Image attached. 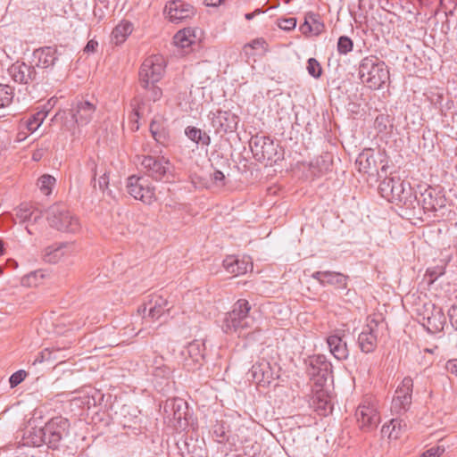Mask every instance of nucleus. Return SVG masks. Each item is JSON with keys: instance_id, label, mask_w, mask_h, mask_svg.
Here are the masks:
<instances>
[{"instance_id": "obj_1", "label": "nucleus", "mask_w": 457, "mask_h": 457, "mask_svg": "<svg viewBox=\"0 0 457 457\" xmlns=\"http://www.w3.org/2000/svg\"><path fill=\"white\" fill-rule=\"evenodd\" d=\"M251 305L245 299L236 302L231 312L226 314L223 322V330L229 334L235 333L238 337H245L252 330L258 328L255 319L250 315Z\"/></svg>"}, {"instance_id": "obj_2", "label": "nucleus", "mask_w": 457, "mask_h": 457, "mask_svg": "<svg viewBox=\"0 0 457 457\" xmlns=\"http://www.w3.org/2000/svg\"><path fill=\"white\" fill-rule=\"evenodd\" d=\"M358 75L363 85L374 90L382 88L390 78L388 67L376 55H369L361 60Z\"/></svg>"}, {"instance_id": "obj_3", "label": "nucleus", "mask_w": 457, "mask_h": 457, "mask_svg": "<svg viewBox=\"0 0 457 457\" xmlns=\"http://www.w3.org/2000/svg\"><path fill=\"white\" fill-rule=\"evenodd\" d=\"M204 344L199 340H194L181 347L175 354L178 363L187 370H197L204 357Z\"/></svg>"}, {"instance_id": "obj_4", "label": "nucleus", "mask_w": 457, "mask_h": 457, "mask_svg": "<svg viewBox=\"0 0 457 457\" xmlns=\"http://www.w3.org/2000/svg\"><path fill=\"white\" fill-rule=\"evenodd\" d=\"M170 308L171 305L167 294L160 291L147 295L143 304L138 308V312L142 313L144 318H148L154 321L168 312Z\"/></svg>"}, {"instance_id": "obj_5", "label": "nucleus", "mask_w": 457, "mask_h": 457, "mask_svg": "<svg viewBox=\"0 0 457 457\" xmlns=\"http://www.w3.org/2000/svg\"><path fill=\"white\" fill-rule=\"evenodd\" d=\"M355 417L359 428L365 432L376 429L380 423L377 404L370 397H366L361 401L356 409Z\"/></svg>"}, {"instance_id": "obj_6", "label": "nucleus", "mask_w": 457, "mask_h": 457, "mask_svg": "<svg viewBox=\"0 0 457 457\" xmlns=\"http://www.w3.org/2000/svg\"><path fill=\"white\" fill-rule=\"evenodd\" d=\"M251 151L259 162H276L280 160L281 154L278 151V145L266 136H255L250 140Z\"/></svg>"}, {"instance_id": "obj_7", "label": "nucleus", "mask_w": 457, "mask_h": 457, "mask_svg": "<svg viewBox=\"0 0 457 457\" xmlns=\"http://www.w3.org/2000/svg\"><path fill=\"white\" fill-rule=\"evenodd\" d=\"M164 60L161 55L147 57L139 70V83L142 87L159 82L164 74Z\"/></svg>"}, {"instance_id": "obj_8", "label": "nucleus", "mask_w": 457, "mask_h": 457, "mask_svg": "<svg viewBox=\"0 0 457 457\" xmlns=\"http://www.w3.org/2000/svg\"><path fill=\"white\" fill-rule=\"evenodd\" d=\"M128 193L144 204H151L156 200L155 187L144 176L132 175L127 181Z\"/></svg>"}, {"instance_id": "obj_9", "label": "nucleus", "mask_w": 457, "mask_h": 457, "mask_svg": "<svg viewBox=\"0 0 457 457\" xmlns=\"http://www.w3.org/2000/svg\"><path fill=\"white\" fill-rule=\"evenodd\" d=\"M46 220L53 228H69L79 225V219L62 203L54 204L48 208Z\"/></svg>"}, {"instance_id": "obj_10", "label": "nucleus", "mask_w": 457, "mask_h": 457, "mask_svg": "<svg viewBox=\"0 0 457 457\" xmlns=\"http://www.w3.org/2000/svg\"><path fill=\"white\" fill-rule=\"evenodd\" d=\"M138 162L147 177L156 181L167 179L170 164L163 156L143 155L138 157Z\"/></svg>"}, {"instance_id": "obj_11", "label": "nucleus", "mask_w": 457, "mask_h": 457, "mask_svg": "<svg viewBox=\"0 0 457 457\" xmlns=\"http://www.w3.org/2000/svg\"><path fill=\"white\" fill-rule=\"evenodd\" d=\"M46 445L49 448L56 449L70 428L69 420L63 417H54L45 425Z\"/></svg>"}, {"instance_id": "obj_12", "label": "nucleus", "mask_w": 457, "mask_h": 457, "mask_svg": "<svg viewBox=\"0 0 457 457\" xmlns=\"http://www.w3.org/2000/svg\"><path fill=\"white\" fill-rule=\"evenodd\" d=\"M209 117L217 134L234 132L239 122V117L229 110H217L214 112H210Z\"/></svg>"}, {"instance_id": "obj_13", "label": "nucleus", "mask_w": 457, "mask_h": 457, "mask_svg": "<svg viewBox=\"0 0 457 457\" xmlns=\"http://www.w3.org/2000/svg\"><path fill=\"white\" fill-rule=\"evenodd\" d=\"M186 410V403L179 398L169 399L163 406L165 419L176 428H183L187 425Z\"/></svg>"}, {"instance_id": "obj_14", "label": "nucleus", "mask_w": 457, "mask_h": 457, "mask_svg": "<svg viewBox=\"0 0 457 457\" xmlns=\"http://www.w3.org/2000/svg\"><path fill=\"white\" fill-rule=\"evenodd\" d=\"M418 203L425 212H436L445 206L446 198L442 188L428 186L420 192Z\"/></svg>"}, {"instance_id": "obj_15", "label": "nucleus", "mask_w": 457, "mask_h": 457, "mask_svg": "<svg viewBox=\"0 0 457 457\" xmlns=\"http://www.w3.org/2000/svg\"><path fill=\"white\" fill-rule=\"evenodd\" d=\"M413 381L411 378L405 377L397 386L392 400L391 409L395 412L406 411L411 404Z\"/></svg>"}, {"instance_id": "obj_16", "label": "nucleus", "mask_w": 457, "mask_h": 457, "mask_svg": "<svg viewBox=\"0 0 457 457\" xmlns=\"http://www.w3.org/2000/svg\"><path fill=\"white\" fill-rule=\"evenodd\" d=\"M8 74L16 83L29 85L37 81L38 74L34 65L17 61L8 68Z\"/></svg>"}, {"instance_id": "obj_17", "label": "nucleus", "mask_w": 457, "mask_h": 457, "mask_svg": "<svg viewBox=\"0 0 457 457\" xmlns=\"http://www.w3.org/2000/svg\"><path fill=\"white\" fill-rule=\"evenodd\" d=\"M379 324L375 320H370L359 335L358 344L361 352L372 353L378 341Z\"/></svg>"}, {"instance_id": "obj_18", "label": "nucleus", "mask_w": 457, "mask_h": 457, "mask_svg": "<svg viewBox=\"0 0 457 457\" xmlns=\"http://www.w3.org/2000/svg\"><path fill=\"white\" fill-rule=\"evenodd\" d=\"M405 183L399 178H386L378 185V193L388 202L396 204V198L403 193Z\"/></svg>"}, {"instance_id": "obj_19", "label": "nucleus", "mask_w": 457, "mask_h": 457, "mask_svg": "<svg viewBox=\"0 0 457 457\" xmlns=\"http://www.w3.org/2000/svg\"><path fill=\"white\" fill-rule=\"evenodd\" d=\"M222 266L233 277L244 275L253 270V262L249 256L240 258L237 255H228L223 260Z\"/></svg>"}, {"instance_id": "obj_20", "label": "nucleus", "mask_w": 457, "mask_h": 457, "mask_svg": "<svg viewBox=\"0 0 457 457\" xmlns=\"http://www.w3.org/2000/svg\"><path fill=\"white\" fill-rule=\"evenodd\" d=\"M74 253L73 245L69 243L54 244L44 250L43 259L46 262L55 264Z\"/></svg>"}, {"instance_id": "obj_21", "label": "nucleus", "mask_w": 457, "mask_h": 457, "mask_svg": "<svg viewBox=\"0 0 457 457\" xmlns=\"http://www.w3.org/2000/svg\"><path fill=\"white\" fill-rule=\"evenodd\" d=\"M96 112V105L87 100L77 101L71 110V117L79 126L88 124Z\"/></svg>"}, {"instance_id": "obj_22", "label": "nucleus", "mask_w": 457, "mask_h": 457, "mask_svg": "<svg viewBox=\"0 0 457 457\" xmlns=\"http://www.w3.org/2000/svg\"><path fill=\"white\" fill-rule=\"evenodd\" d=\"M445 324V316L441 308L431 306V310H427V314L423 316V326L428 332L436 334L444 329Z\"/></svg>"}, {"instance_id": "obj_23", "label": "nucleus", "mask_w": 457, "mask_h": 457, "mask_svg": "<svg viewBox=\"0 0 457 457\" xmlns=\"http://www.w3.org/2000/svg\"><path fill=\"white\" fill-rule=\"evenodd\" d=\"M343 332L337 330L327 338L330 353L338 361H345L349 356V350L347 348L346 342L343 339Z\"/></svg>"}, {"instance_id": "obj_24", "label": "nucleus", "mask_w": 457, "mask_h": 457, "mask_svg": "<svg viewBox=\"0 0 457 457\" xmlns=\"http://www.w3.org/2000/svg\"><path fill=\"white\" fill-rule=\"evenodd\" d=\"M166 9L171 21H179L195 14L194 6L180 0L168 3Z\"/></svg>"}, {"instance_id": "obj_25", "label": "nucleus", "mask_w": 457, "mask_h": 457, "mask_svg": "<svg viewBox=\"0 0 457 457\" xmlns=\"http://www.w3.org/2000/svg\"><path fill=\"white\" fill-rule=\"evenodd\" d=\"M312 278L316 279L320 285H331L337 288H345L348 277L335 271H316L312 273Z\"/></svg>"}, {"instance_id": "obj_26", "label": "nucleus", "mask_w": 457, "mask_h": 457, "mask_svg": "<svg viewBox=\"0 0 457 457\" xmlns=\"http://www.w3.org/2000/svg\"><path fill=\"white\" fill-rule=\"evenodd\" d=\"M36 66L42 69H48L55 64L58 60L57 49L54 46H44L33 52Z\"/></svg>"}, {"instance_id": "obj_27", "label": "nucleus", "mask_w": 457, "mask_h": 457, "mask_svg": "<svg viewBox=\"0 0 457 457\" xmlns=\"http://www.w3.org/2000/svg\"><path fill=\"white\" fill-rule=\"evenodd\" d=\"M41 219L40 212L32 208V206L24 204L16 211L14 223L21 226L24 225L25 228L37 223Z\"/></svg>"}, {"instance_id": "obj_28", "label": "nucleus", "mask_w": 457, "mask_h": 457, "mask_svg": "<svg viewBox=\"0 0 457 457\" xmlns=\"http://www.w3.org/2000/svg\"><path fill=\"white\" fill-rule=\"evenodd\" d=\"M249 441V429L247 427L240 425L229 431L228 443L230 445V451L239 450Z\"/></svg>"}, {"instance_id": "obj_29", "label": "nucleus", "mask_w": 457, "mask_h": 457, "mask_svg": "<svg viewBox=\"0 0 457 457\" xmlns=\"http://www.w3.org/2000/svg\"><path fill=\"white\" fill-rule=\"evenodd\" d=\"M395 204L406 210H414L419 206L418 197L409 182L406 181L403 193L396 198Z\"/></svg>"}, {"instance_id": "obj_30", "label": "nucleus", "mask_w": 457, "mask_h": 457, "mask_svg": "<svg viewBox=\"0 0 457 457\" xmlns=\"http://www.w3.org/2000/svg\"><path fill=\"white\" fill-rule=\"evenodd\" d=\"M251 374L257 384L270 383L272 378L270 363L266 361L258 362L253 365Z\"/></svg>"}, {"instance_id": "obj_31", "label": "nucleus", "mask_w": 457, "mask_h": 457, "mask_svg": "<svg viewBox=\"0 0 457 457\" xmlns=\"http://www.w3.org/2000/svg\"><path fill=\"white\" fill-rule=\"evenodd\" d=\"M150 132L154 140L165 145L169 140V132L163 124V120L161 117L154 118L150 124Z\"/></svg>"}, {"instance_id": "obj_32", "label": "nucleus", "mask_w": 457, "mask_h": 457, "mask_svg": "<svg viewBox=\"0 0 457 457\" xmlns=\"http://www.w3.org/2000/svg\"><path fill=\"white\" fill-rule=\"evenodd\" d=\"M133 26L129 21H124L118 24L112 32V41L115 45L122 44L127 37L131 34Z\"/></svg>"}, {"instance_id": "obj_33", "label": "nucleus", "mask_w": 457, "mask_h": 457, "mask_svg": "<svg viewBox=\"0 0 457 457\" xmlns=\"http://www.w3.org/2000/svg\"><path fill=\"white\" fill-rule=\"evenodd\" d=\"M375 162L371 151L364 150L358 155L355 165L360 172L369 173L375 168Z\"/></svg>"}, {"instance_id": "obj_34", "label": "nucleus", "mask_w": 457, "mask_h": 457, "mask_svg": "<svg viewBox=\"0 0 457 457\" xmlns=\"http://www.w3.org/2000/svg\"><path fill=\"white\" fill-rule=\"evenodd\" d=\"M195 39V36L193 34V30L189 28L183 29L178 31L173 37V43L176 46L180 48L189 47Z\"/></svg>"}, {"instance_id": "obj_35", "label": "nucleus", "mask_w": 457, "mask_h": 457, "mask_svg": "<svg viewBox=\"0 0 457 457\" xmlns=\"http://www.w3.org/2000/svg\"><path fill=\"white\" fill-rule=\"evenodd\" d=\"M185 134L191 141L196 144L205 146H208L211 144L210 136L198 128L188 126L185 129Z\"/></svg>"}, {"instance_id": "obj_36", "label": "nucleus", "mask_w": 457, "mask_h": 457, "mask_svg": "<svg viewBox=\"0 0 457 457\" xmlns=\"http://www.w3.org/2000/svg\"><path fill=\"white\" fill-rule=\"evenodd\" d=\"M312 403L315 409L320 411L321 415H326L332 408L328 399V395L322 390L314 395Z\"/></svg>"}, {"instance_id": "obj_37", "label": "nucleus", "mask_w": 457, "mask_h": 457, "mask_svg": "<svg viewBox=\"0 0 457 457\" xmlns=\"http://www.w3.org/2000/svg\"><path fill=\"white\" fill-rule=\"evenodd\" d=\"M92 172H93V180L96 181V176L99 175L98 179V187L99 189L103 192L108 188L109 185V174L105 168L98 167L94 162H92Z\"/></svg>"}, {"instance_id": "obj_38", "label": "nucleus", "mask_w": 457, "mask_h": 457, "mask_svg": "<svg viewBox=\"0 0 457 457\" xmlns=\"http://www.w3.org/2000/svg\"><path fill=\"white\" fill-rule=\"evenodd\" d=\"M26 440V444L32 446L37 447L43 444L46 445L45 428H32V430L29 431Z\"/></svg>"}, {"instance_id": "obj_39", "label": "nucleus", "mask_w": 457, "mask_h": 457, "mask_svg": "<svg viewBox=\"0 0 457 457\" xmlns=\"http://www.w3.org/2000/svg\"><path fill=\"white\" fill-rule=\"evenodd\" d=\"M14 97V90L13 87L0 83V108H4L9 106Z\"/></svg>"}, {"instance_id": "obj_40", "label": "nucleus", "mask_w": 457, "mask_h": 457, "mask_svg": "<svg viewBox=\"0 0 457 457\" xmlns=\"http://www.w3.org/2000/svg\"><path fill=\"white\" fill-rule=\"evenodd\" d=\"M401 420L393 419L389 425H384L381 433L389 439H397L400 436Z\"/></svg>"}, {"instance_id": "obj_41", "label": "nucleus", "mask_w": 457, "mask_h": 457, "mask_svg": "<svg viewBox=\"0 0 457 457\" xmlns=\"http://www.w3.org/2000/svg\"><path fill=\"white\" fill-rule=\"evenodd\" d=\"M56 180L55 179L48 174L41 176L37 180V187H39L42 194L45 195H49L52 193V188L54 187Z\"/></svg>"}, {"instance_id": "obj_42", "label": "nucleus", "mask_w": 457, "mask_h": 457, "mask_svg": "<svg viewBox=\"0 0 457 457\" xmlns=\"http://www.w3.org/2000/svg\"><path fill=\"white\" fill-rule=\"evenodd\" d=\"M162 357H156L154 361L152 373L155 377L165 378L170 374V369L165 366L163 363Z\"/></svg>"}, {"instance_id": "obj_43", "label": "nucleus", "mask_w": 457, "mask_h": 457, "mask_svg": "<svg viewBox=\"0 0 457 457\" xmlns=\"http://www.w3.org/2000/svg\"><path fill=\"white\" fill-rule=\"evenodd\" d=\"M353 42L347 36H341L337 40V50L339 54L345 55L353 51Z\"/></svg>"}, {"instance_id": "obj_44", "label": "nucleus", "mask_w": 457, "mask_h": 457, "mask_svg": "<svg viewBox=\"0 0 457 457\" xmlns=\"http://www.w3.org/2000/svg\"><path fill=\"white\" fill-rule=\"evenodd\" d=\"M46 114L43 112H37L36 114L29 117L25 123V127L30 133L36 131L38 127L42 124Z\"/></svg>"}, {"instance_id": "obj_45", "label": "nucleus", "mask_w": 457, "mask_h": 457, "mask_svg": "<svg viewBox=\"0 0 457 457\" xmlns=\"http://www.w3.org/2000/svg\"><path fill=\"white\" fill-rule=\"evenodd\" d=\"M306 18L312 29V34L317 36L324 30L325 26L318 14L307 13Z\"/></svg>"}, {"instance_id": "obj_46", "label": "nucleus", "mask_w": 457, "mask_h": 457, "mask_svg": "<svg viewBox=\"0 0 457 457\" xmlns=\"http://www.w3.org/2000/svg\"><path fill=\"white\" fill-rule=\"evenodd\" d=\"M307 71L314 79H320L322 75V67L315 58H310L307 61Z\"/></svg>"}, {"instance_id": "obj_47", "label": "nucleus", "mask_w": 457, "mask_h": 457, "mask_svg": "<svg viewBox=\"0 0 457 457\" xmlns=\"http://www.w3.org/2000/svg\"><path fill=\"white\" fill-rule=\"evenodd\" d=\"M213 436L215 441L223 444L228 442V435H227L226 428L223 423L217 422L213 427Z\"/></svg>"}, {"instance_id": "obj_48", "label": "nucleus", "mask_w": 457, "mask_h": 457, "mask_svg": "<svg viewBox=\"0 0 457 457\" xmlns=\"http://www.w3.org/2000/svg\"><path fill=\"white\" fill-rule=\"evenodd\" d=\"M427 97L430 104L442 112L444 94L439 90H431L428 93Z\"/></svg>"}, {"instance_id": "obj_49", "label": "nucleus", "mask_w": 457, "mask_h": 457, "mask_svg": "<svg viewBox=\"0 0 457 457\" xmlns=\"http://www.w3.org/2000/svg\"><path fill=\"white\" fill-rule=\"evenodd\" d=\"M146 90L145 97L153 102H156L162 96V91L161 87L156 86V83L149 85V87H143Z\"/></svg>"}, {"instance_id": "obj_50", "label": "nucleus", "mask_w": 457, "mask_h": 457, "mask_svg": "<svg viewBox=\"0 0 457 457\" xmlns=\"http://www.w3.org/2000/svg\"><path fill=\"white\" fill-rule=\"evenodd\" d=\"M322 163H324L323 161L317 159L308 164V171L310 172L312 179L320 178L324 174V169L321 167Z\"/></svg>"}, {"instance_id": "obj_51", "label": "nucleus", "mask_w": 457, "mask_h": 457, "mask_svg": "<svg viewBox=\"0 0 457 457\" xmlns=\"http://www.w3.org/2000/svg\"><path fill=\"white\" fill-rule=\"evenodd\" d=\"M445 272V267L444 265L437 264L436 267L429 268L427 270V276L430 278V282L433 283L440 276Z\"/></svg>"}, {"instance_id": "obj_52", "label": "nucleus", "mask_w": 457, "mask_h": 457, "mask_svg": "<svg viewBox=\"0 0 457 457\" xmlns=\"http://www.w3.org/2000/svg\"><path fill=\"white\" fill-rule=\"evenodd\" d=\"M278 26L283 30L290 31L295 28L296 19L294 17L279 19Z\"/></svg>"}, {"instance_id": "obj_53", "label": "nucleus", "mask_w": 457, "mask_h": 457, "mask_svg": "<svg viewBox=\"0 0 457 457\" xmlns=\"http://www.w3.org/2000/svg\"><path fill=\"white\" fill-rule=\"evenodd\" d=\"M247 47H250L254 50L261 48L264 52H266L268 50V44L264 38L258 37V38L252 40L250 43L246 44L245 46V49H246Z\"/></svg>"}, {"instance_id": "obj_54", "label": "nucleus", "mask_w": 457, "mask_h": 457, "mask_svg": "<svg viewBox=\"0 0 457 457\" xmlns=\"http://www.w3.org/2000/svg\"><path fill=\"white\" fill-rule=\"evenodd\" d=\"M27 377V373L24 370H19L14 372L9 378L11 387H15L21 384Z\"/></svg>"}, {"instance_id": "obj_55", "label": "nucleus", "mask_w": 457, "mask_h": 457, "mask_svg": "<svg viewBox=\"0 0 457 457\" xmlns=\"http://www.w3.org/2000/svg\"><path fill=\"white\" fill-rule=\"evenodd\" d=\"M450 322L457 329V303H453L448 311Z\"/></svg>"}, {"instance_id": "obj_56", "label": "nucleus", "mask_w": 457, "mask_h": 457, "mask_svg": "<svg viewBox=\"0 0 457 457\" xmlns=\"http://www.w3.org/2000/svg\"><path fill=\"white\" fill-rule=\"evenodd\" d=\"M452 258L453 256L450 249H445L440 253L439 264L446 267V265L451 262Z\"/></svg>"}, {"instance_id": "obj_57", "label": "nucleus", "mask_w": 457, "mask_h": 457, "mask_svg": "<svg viewBox=\"0 0 457 457\" xmlns=\"http://www.w3.org/2000/svg\"><path fill=\"white\" fill-rule=\"evenodd\" d=\"M446 370L451 374L457 376V359H451L446 362Z\"/></svg>"}, {"instance_id": "obj_58", "label": "nucleus", "mask_w": 457, "mask_h": 457, "mask_svg": "<svg viewBox=\"0 0 457 457\" xmlns=\"http://www.w3.org/2000/svg\"><path fill=\"white\" fill-rule=\"evenodd\" d=\"M97 47H98V42L95 39H91L87 43V45L84 48V52L87 53V54L95 53L96 51Z\"/></svg>"}, {"instance_id": "obj_59", "label": "nucleus", "mask_w": 457, "mask_h": 457, "mask_svg": "<svg viewBox=\"0 0 457 457\" xmlns=\"http://www.w3.org/2000/svg\"><path fill=\"white\" fill-rule=\"evenodd\" d=\"M386 120V117L384 115L378 116L375 120V124L379 131L386 129V125L384 123Z\"/></svg>"}, {"instance_id": "obj_60", "label": "nucleus", "mask_w": 457, "mask_h": 457, "mask_svg": "<svg viewBox=\"0 0 457 457\" xmlns=\"http://www.w3.org/2000/svg\"><path fill=\"white\" fill-rule=\"evenodd\" d=\"M425 453H426V454H428L431 457H439L444 453V449L441 447H438V446L432 447Z\"/></svg>"}, {"instance_id": "obj_61", "label": "nucleus", "mask_w": 457, "mask_h": 457, "mask_svg": "<svg viewBox=\"0 0 457 457\" xmlns=\"http://www.w3.org/2000/svg\"><path fill=\"white\" fill-rule=\"evenodd\" d=\"M212 179L220 185H224L225 176L220 170H215L212 174Z\"/></svg>"}, {"instance_id": "obj_62", "label": "nucleus", "mask_w": 457, "mask_h": 457, "mask_svg": "<svg viewBox=\"0 0 457 457\" xmlns=\"http://www.w3.org/2000/svg\"><path fill=\"white\" fill-rule=\"evenodd\" d=\"M46 276L45 271L42 270H36L28 276V280H37V278H44Z\"/></svg>"}, {"instance_id": "obj_63", "label": "nucleus", "mask_w": 457, "mask_h": 457, "mask_svg": "<svg viewBox=\"0 0 457 457\" xmlns=\"http://www.w3.org/2000/svg\"><path fill=\"white\" fill-rule=\"evenodd\" d=\"M300 30L303 34L306 35L309 33H312V29L305 17L304 22L300 26Z\"/></svg>"}, {"instance_id": "obj_64", "label": "nucleus", "mask_w": 457, "mask_h": 457, "mask_svg": "<svg viewBox=\"0 0 457 457\" xmlns=\"http://www.w3.org/2000/svg\"><path fill=\"white\" fill-rule=\"evenodd\" d=\"M266 11L262 10V8H257L255 9L253 12H248V13H245V18L247 20V21H251L253 20L254 17H256L257 15H260L262 13H264Z\"/></svg>"}]
</instances>
